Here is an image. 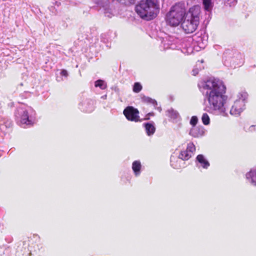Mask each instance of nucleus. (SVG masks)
Masks as SVG:
<instances>
[{
  "mask_svg": "<svg viewBox=\"0 0 256 256\" xmlns=\"http://www.w3.org/2000/svg\"><path fill=\"white\" fill-rule=\"evenodd\" d=\"M202 88L206 90V98L208 100L210 107L214 110L222 109L225 103L226 88L220 80L210 78L204 82Z\"/></svg>",
  "mask_w": 256,
  "mask_h": 256,
  "instance_id": "nucleus-1",
  "label": "nucleus"
},
{
  "mask_svg": "<svg viewBox=\"0 0 256 256\" xmlns=\"http://www.w3.org/2000/svg\"><path fill=\"white\" fill-rule=\"evenodd\" d=\"M136 12L142 19L150 20L156 18L160 12L158 0H141L136 6Z\"/></svg>",
  "mask_w": 256,
  "mask_h": 256,
  "instance_id": "nucleus-2",
  "label": "nucleus"
},
{
  "mask_svg": "<svg viewBox=\"0 0 256 256\" xmlns=\"http://www.w3.org/2000/svg\"><path fill=\"white\" fill-rule=\"evenodd\" d=\"M200 9L198 6L190 8L181 26L186 34H192L197 29L200 21Z\"/></svg>",
  "mask_w": 256,
  "mask_h": 256,
  "instance_id": "nucleus-3",
  "label": "nucleus"
},
{
  "mask_svg": "<svg viewBox=\"0 0 256 256\" xmlns=\"http://www.w3.org/2000/svg\"><path fill=\"white\" fill-rule=\"evenodd\" d=\"M186 12L183 4L178 3L173 6L166 15V22L171 26H178L186 16Z\"/></svg>",
  "mask_w": 256,
  "mask_h": 256,
  "instance_id": "nucleus-4",
  "label": "nucleus"
},
{
  "mask_svg": "<svg viewBox=\"0 0 256 256\" xmlns=\"http://www.w3.org/2000/svg\"><path fill=\"white\" fill-rule=\"evenodd\" d=\"M123 114L126 119L131 122H138L140 121L139 111L132 106H127L124 110Z\"/></svg>",
  "mask_w": 256,
  "mask_h": 256,
  "instance_id": "nucleus-5",
  "label": "nucleus"
},
{
  "mask_svg": "<svg viewBox=\"0 0 256 256\" xmlns=\"http://www.w3.org/2000/svg\"><path fill=\"white\" fill-rule=\"evenodd\" d=\"M244 104L242 101H236L230 110V114L234 116L240 115L244 109Z\"/></svg>",
  "mask_w": 256,
  "mask_h": 256,
  "instance_id": "nucleus-6",
  "label": "nucleus"
},
{
  "mask_svg": "<svg viewBox=\"0 0 256 256\" xmlns=\"http://www.w3.org/2000/svg\"><path fill=\"white\" fill-rule=\"evenodd\" d=\"M18 116H16L18 118L22 124H26L28 126H32L33 122L29 118L28 112L26 110H22L18 112Z\"/></svg>",
  "mask_w": 256,
  "mask_h": 256,
  "instance_id": "nucleus-7",
  "label": "nucleus"
},
{
  "mask_svg": "<svg viewBox=\"0 0 256 256\" xmlns=\"http://www.w3.org/2000/svg\"><path fill=\"white\" fill-rule=\"evenodd\" d=\"M142 168V164L139 160H135L132 162V169L136 176H138L140 174Z\"/></svg>",
  "mask_w": 256,
  "mask_h": 256,
  "instance_id": "nucleus-8",
  "label": "nucleus"
},
{
  "mask_svg": "<svg viewBox=\"0 0 256 256\" xmlns=\"http://www.w3.org/2000/svg\"><path fill=\"white\" fill-rule=\"evenodd\" d=\"M196 160L204 168H207L210 166L209 162L205 159L203 155L198 154L196 156Z\"/></svg>",
  "mask_w": 256,
  "mask_h": 256,
  "instance_id": "nucleus-9",
  "label": "nucleus"
},
{
  "mask_svg": "<svg viewBox=\"0 0 256 256\" xmlns=\"http://www.w3.org/2000/svg\"><path fill=\"white\" fill-rule=\"evenodd\" d=\"M246 178L250 180L251 182L256 186V170H251L246 174Z\"/></svg>",
  "mask_w": 256,
  "mask_h": 256,
  "instance_id": "nucleus-10",
  "label": "nucleus"
},
{
  "mask_svg": "<svg viewBox=\"0 0 256 256\" xmlns=\"http://www.w3.org/2000/svg\"><path fill=\"white\" fill-rule=\"evenodd\" d=\"M144 126L146 132L148 136H151L154 133L156 128L153 124L150 123H146L144 124Z\"/></svg>",
  "mask_w": 256,
  "mask_h": 256,
  "instance_id": "nucleus-11",
  "label": "nucleus"
},
{
  "mask_svg": "<svg viewBox=\"0 0 256 256\" xmlns=\"http://www.w3.org/2000/svg\"><path fill=\"white\" fill-rule=\"evenodd\" d=\"M192 155L190 154L186 150L181 151L180 152L178 158L183 160H189Z\"/></svg>",
  "mask_w": 256,
  "mask_h": 256,
  "instance_id": "nucleus-12",
  "label": "nucleus"
},
{
  "mask_svg": "<svg viewBox=\"0 0 256 256\" xmlns=\"http://www.w3.org/2000/svg\"><path fill=\"white\" fill-rule=\"evenodd\" d=\"M142 100L146 104H152L154 106L156 104V102L154 100L152 99V98H149L148 96H144L142 97Z\"/></svg>",
  "mask_w": 256,
  "mask_h": 256,
  "instance_id": "nucleus-13",
  "label": "nucleus"
},
{
  "mask_svg": "<svg viewBox=\"0 0 256 256\" xmlns=\"http://www.w3.org/2000/svg\"><path fill=\"white\" fill-rule=\"evenodd\" d=\"M186 150L190 154L192 155L196 150L195 146L193 143L190 142L188 144L187 148Z\"/></svg>",
  "mask_w": 256,
  "mask_h": 256,
  "instance_id": "nucleus-14",
  "label": "nucleus"
},
{
  "mask_svg": "<svg viewBox=\"0 0 256 256\" xmlns=\"http://www.w3.org/2000/svg\"><path fill=\"white\" fill-rule=\"evenodd\" d=\"M204 10L209 11L212 7V0H202Z\"/></svg>",
  "mask_w": 256,
  "mask_h": 256,
  "instance_id": "nucleus-15",
  "label": "nucleus"
},
{
  "mask_svg": "<svg viewBox=\"0 0 256 256\" xmlns=\"http://www.w3.org/2000/svg\"><path fill=\"white\" fill-rule=\"evenodd\" d=\"M94 86L99 87L102 90H104L106 88V86L104 84V81L102 80H98L95 82Z\"/></svg>",
  "mask_w": 256,
  "mask_h": 256,
  "instance_id": "nucleus-16",
  "label": "nucleus"
},
{
  "mask_svg": "<svg viewBox=\"0 0 256 256\" xmlns=\"http://www.w3.org/2000/svg\"><path fill=\"white\" fill-rule=\"evenodd\" d=\"M142 90V86L140 82H136L134 84L133 86V91L134 92L138 93Z\"/></svg>",
  "mask_w": 256,
  "mask_h": 256,
  "instance_id": "nucleus-17",
  "label": "nucleus"
},
{
  "mask_svg": "<svg viewBox=\"0 0 256 256\" xmlns=\"http://www.w3.org/2000/svg\"><path fill=\"white\" fill-rule=\"evenodd\" d=\"M202 123L204 125H208L210 124V118L208 116V114L206 113H204L202 114Z\"/></svg>",
  "mask_w": 256,
  "mask_h": 256,
  "instance_id": "nucleus-18",
  "label": "nucleus"
},
{
  "mask_svg": "<svg viewBox=\"0 0 256 256\" xmlns=\"http://www.w3.org/2000/svg\"><path fill=\"white\" fill-rule=\"evenodd\" d=\"M104 14L106 16L112 18L114 16V12L112 8H106L105 9Z\"/></svg>",
  "mask_w": 256,
  "mask_h": 256,
  "instance_id": "nucleus-19",
  "label": "nucleus"
},
{
  "mask_svg": "<svg viewBox=\"0 0 256 256\" xmlns=\"http://www.w3.org/2000/svg\"><path fill=\"white\" fill-rule=\"evenodd\" d=\"M168 116L173 119L176 118H178V112L174 110H169L168 111Z\"/></svg>",
  "mask_w": 256,
  "mask_h": 256,
  "instance_id": "nucleus-20",
  "label": "nucleus"
},
{
  "mask_svg": "<svg viewBox=\"0 0 256 256\" xmlns=\"http://www.w3.org/2000/svg\"><path fill=\"white\" fill-rule=\"evenodd\" d=\"M198 119L196 116H192L190 120V124L192 126H195L198 123Z\"/></svg>",
  "mask_w": 256,
  "mask_h": 256,
  "instance_id": "nucleus-21",
  "label": "nucleus"
},
{
  "mask_svg": "<svg viewBox=\"0 0 256 256\" xmlns=\"http://www.w3.org/2000/svg\"><path fill=\"white\" fill-rule=\"evenodd\" d=\"M60 74L62 76H64L65 77H67L68 76V72L66 70H62L60 72Z\"/></svg>",
  "mask_w": 256,
  "mask_h": 256,
  "instance_id": "nucleus-22",
  "label": "nucleus"
},
{
  "mask_svg": "<svg viewBox=\"0 0 256 256\" xmlns=\"http://www.w3.org/2000/svg\"><path fill=\"white\" fill-rule=\"evenodd\" d=\"M148 114L150 115V116H153V114L152 113H149Z\"/></svg>",
  "mask_w": 256,
  "mask_h": 256,
  "instance_id": "nucleus-23",
  "label": "nucleus"
}]
</instances>
